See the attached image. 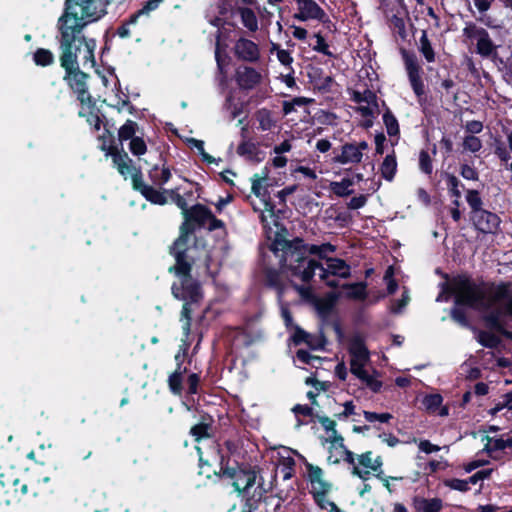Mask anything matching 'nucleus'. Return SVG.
I'll return each mask as SVG.
<instances>
[{
	"instance_id": "1",
	"label": "nucleus",
	"mask_w": 512,
	"mask_h": 512,
	"mask_svg": "<svg viewBox=\"0 0 512 512\" xmlns=\"http://www.w3.org/2000/svg\"><path fill=\"white\" fill-rule=\"evenodd\" d=\"M56 40L59 48V62L64 69L63 80L77 95L81 104H90L92 97L88 91L89 74L80 69L78 57L82 55L83 66H96L94 38L86 37L85 33L57 30Z\"/></svg>"
},
{
	"instance_id": "2",
	"label": "nucleus",
	"mask_w": 512,
	"mask_h": 512,
	"mask_svg": "<svg viewBox=\"0 0 512 512\" xmlns=\"http://www.w3.org/2000/svg\"><path fill=\"white\" fill-rule=\"evenodd\" d=\"M282 258L281 265L287 269L292 276L299 278L304 283H309L321 262L311 259L308 255H315L319 258L320 245L307 244L301 237L291 240L283 239L281 242Z\"/></svg>"
},
{
	"instance_id": "3",
	"label": "nucleus",
	"mask_w": 512,
	"mask_h": 512,
	"mask_svg": "<svg viewBox=\"0 0 512 512\" xmlns=\"http://www.w3.org/2000/svg\"><path fill=\"white\" fill-rule=\"evenodd\" d=\"M206 228L212 232L218 229H224L225 223L218 219L204 204L192 205L186 213H183V222L179 227V236L169 247V252L183 251L189 253L191 247L189 245L190 237L197 229Z\"/></svg>"
},
{
	"instance_id": "4",
	"label": "nucleus",
	"mask_w": 512,
	"mask_h": 512,
	"mask_svg": "<svg viewBox=\"0 0 512 512\" xmlns=\"http://www.w3.org/2000/svg\"><path fill=\"white\" fill-rule=\"evenodd\" d=\"M102 3L103 0H65L56 29L84 33L89 24L107 14V10L101 8Z\"/></svg>"
},
{
	"instance_id": "5",
	"label": "nucleus",
	"mask_w": 512,
	"mask_h": 512,
	"mask_svg": "<svg viewBox=\"0 0 512 512\" xmlns=\"http://www.w3.org/2000/svg\"><path fill=\"white\" fill-rule=\"evenodd\" d=\"M101 149L112 157L113 164L120 175L124 178H126L127 175L131 176L133 189L140 192L147 201L160 206L167 204L168 199L165 195V189L157 190L153 186L145 184L141 169L133 164L127 152L123 149L119 150L115 145L106 147V145L103 144Z\"/></svg>"
},
{
	"instance_id": "6",
	"label": "nucleus",
	"mask_w": 512,
	"mask_h": 512,
	"mask_svg": "<svg viewBox=\"0 0 512 512\" xmlns=\"http://www.w3.org/2000/svg\"><path fill=\"white\" fill-rule=\"evenodd\" d=\"M486 286L483 280L477 283L468 274H458L446 284L445 292L454 297L456 306L473 310L489 309L491 303L488 300Z\"/></svg>"
},
{
	"instance_id": "7",
	"label": "nucleus",
	"mask_w": 512,
	"mask_h": 512,
	"mask_svg": "<svg viewBox=\"0 0 512 512\" xmlns=\"http://www.w3.org/2000/svg\"><path fill=\"white\" fill-rule=\"evenodd\" d=\"M175 258V265L169 267V273H174L180 281L174 282L171 287L173 296L184 302L200 303L203 299L201 283L192 277L191 271L195 259L183 251L169 252Z\"/></svg>"
},
{
	"instance_id": "8",
	"label": "nucleus",
	"mask_w": 512,
	"mask_h": 512,
	"mask_svg": "<svg viewBox=\"0 0 512 512\" xmlns=\"http://www.w3.org/2000/svg\"><path fill=\"white\" fill-rule=\"evenodd\" d=\"M219 471L214 470L213 474L220 480H227V485L233 488L238 495L247 492L252 488L260 472L258 466L246 462L231 461L230 455L219 452Z\"/></svg>"
},
{
	"instance_id": "9",
	"label": "nucleus",
	"mask_w": 512,
	"mask_h": 512,
	"mask_svg": "<svg viewBox=\"0 0 512 512\" xmlns=\"http://www.w3.org/2000/svg\"><path fill=\"white\" fill-rule=\"evenodd\" d=\"M305 468L307 471V480L312 486L310 494L315 504L320 509H327V507H329L330 512H344L335 502L326 499L333 489V484L324 479L323 469L309 462H305Z\"/></svg>"
},
{
	"instance_id": "10",
	"label": "nucleus",
	"mask_w": 512,
	"mask_h": 512,
	"mask_svg": "<svg viewBox=\"0 0 512 512\" xmlns=\"http://www.w3.org/2000/svg\"><path fill=\"white\" fill-rule=\"evenodd\" d=\"M399 53L404 63L405 71L410 83V86L417 97L418 102L421 104L426 100L425 84L423 80V68L415 52L407 50L404 47L399 49Z\"/></svg>"
},
{
	"instance_id": "11",
	"label": "nucleus",
	"mask_w": 512,
	"mask_h": 512,
	"mask_svg": "<svg viewBox=\"0 0 512 512\" xmlns=\"http://www.w3.org/2000/svg\"><path fill=\"white\" fill-rule=\"evenodd\" d=\"M463 36L470 40H476L475 52L482 58L487 59L498 49L489 32L485 28L477 26L474 22L466 23L463 28Z\"/></svg>"
},
{
	"instance_id": "12",
	"label": "nucleus",
	"mask_w": 512,
	"mask_h": 512,
	"mask_svg": "<svg viewBox=\"0 0 512 512\" xmlns=\"http://www.w3.org/2000/svg\"><path fill=\"white\" fill-rule=\"evenodd\" d=\"M297 4L298 12L294 18L299 21L310 19L318 20L323 24H331V20L326 12L314 0H294Z\"/></svg>"
},
{
	"instance_id": "13",
	"label": "nucleus",
	"mask_w": 512,
	"mask_h": 512,
	"mask_svg": "<svg viewBox=\"0 0 512 512\" xmlns=\"http://www.w3.org/2000/svg\"><path fill=\"white\" fill-rule=\"evenodd\" d=\"M233 53L238 60L247 63H257L261 58L259 45L246 37L235 41Z\"/></svg>"
},
{
	"instance_id": "14",
	"label": "nucleus",
	"mask_w": 512,
	"mask_h": 512,
	"mask_svg": "<svg viewBox=\"0 0 512 512\" xmlns=\"http://www.w3.org/2000/svg\"><path fill=\"white\" fill-rule=\"evenodd\" d=\"M471 220L475 229L483 234H496L501 223V219L496 213L486 209L471 215Z\"/></svg>"
},
{
	"instance_id": "15",
	"label": "nucleus",
	"mask_w": 512,
	"mask_h": 512,
	"mask_svg": "<svg viewBox=\"0 0 512 512\" xmlns=\"http://www.w3.org/2000/svg\"><path fill=\"white\" fill-rule=\"evenodd\" d=\"M327 267L325 268L321 263V267L317 269L320 270L319 277L320 279H326L330 276H337L343 279H347L351 276V267L350 265L343 259L333 257L327 259Z\"/></svg>"
},
{
	"instance_id": "16",
	"label": "nucleus",
	"mask_w": 512,
	"mask_h": 512,
	"mask_svg": "<svg viewBox=\"0 0 512 512\" xmlns=\"http://www.w3.org/2000/svg\"><path fill=\"white\" fill-rule=\"evenodd\" d=\"M261 79V73L251 66H239L235 71V81L241 90L254 89Z\"/></svg>"
},
{
	"instance_id": "17",
	"label": "nucleus",
	"mask_w": 512,
	"mask_h": 512,
	"mask_svg": "<svg viewBox=\"0 0 512 512\" xmlns=\"http://www.w3.org/2000/svg\"><path fill=\"white\" fill-rule=\"evenodd\" d=\"M363 153L356 147V143H345L341 146V153L333 157V162L342 165L358 164L362 161Z\"/></svg>"
},
{
	"instance_id": "18",
	"label": "nucleus",
	"mask_w": 512,
	"mask_h": 512,
	"mask_svg": "<svg viewBox=\"0 0 512 512\" xmlns=\"http://www.w3.org/2000/svg\"><path fill=\"white\" fill-rule=\"evenodd\" d=\"M411 505L414 512H441L443 509V500L438 497L426 498L415 495L411 499Z\"/></svg>"
},
{
	"instance_id": "19",
	"label": "nucleus",
	"mask_w": 512,
	"mask_h": 512,
	"mask_svg": "<svg viewBox=\"0 0 512 512\" xmlns=\"http://www.w3.org/2000/svg\"><path fill=\"white\" fill-rule=\"evenodd\" d=\"M236 152L239 156L254 164L264 161L266 157L265 152L259 149L258 144L251 141H242Z\"/></svg>"
},
{
	"instance_id": "20",
	"label": "nucleus",
	"mask_w": 512,
	"mask_h": 512,
	"mask_svg": "<svg viewBox=\"0 0 512 512\" xmlns=\"http://www.w3.org/2000/svg\"><path fill=\"white\" fill-rule=\"evenodd\" d=\"M213 422L214 420L210 415H201L200 422L191 427L189 432L190 435L196 442H200L202 439L210 438Z\"/></svg>"
},
{
	"instance_id": "21",
	"label": "nucleus",
	"mask_w": 512,
	"mask_h": 512,
	"mask_svg": "<svg viewBox=\"0 0 512 512\" xmlns=\"http://www.w3.org/2000/svg\"><path fill=\"white\" fill-rule=\"evenodd\" d=\"M209 22L212 26H214L218 29L215 34V60H216L217 67H218L220 73L225 74L224 63H223V59H222V55H221V39H222L221 29L226 24V21L223 18L216 16L213 19H211Z\"/></svg>"
},
{
	"instance_id": "22",
	"label": "nucleus",
	"mask_w": 512,
	"mask_h": 512,
	"mask_svg": "<svg viewBox=\"0 0 512 512\" xmlns=\"http://www.w3.org/2000/svg\"><path fill=\"white\" fill-rule=\"evenodd\" d=\"M338 300V294L331 292L315 303V308L322 320H326L334 311Z\"/></svg>"
},
{
	"instance_id": "23",
	"label": "nucleus",
	"mask_w": 512,
	"mask_h": 512,
	"mask_svg": "<svg viewBox=\"0 0 512 512\" xmlns=\"http://www.w3.org/2000/svg\"><path fill=\"white\" fill-rule=\"evenodd\" d=\"M235 13L239 15L242 25L251 33L258 31V18L256 13L249 7L237 6Z\"/></svg>"
},
{
	"instance_id": "24",
	"label": "nucleus",
	"mask_w": 512,
	"mask_h": 512,
	"mask_svg": "<svg viewBox=\"0 0 512 512\" xmlns=\"http://www.w3.org/2000/svg\"><path fill=\"white\" fill-rule=\"evenodd\" d=\"M485 322L489 329L496 331L506 339L512 341V332L507 330L501 321V312L499 310L492 311L485 316Z\"/></svg>"
},
{
	"instance_id": "25",
	"label": "nucleus",
	"mask_w": 512,
	"mask_h": 512,
	"mask_svg": "<svg viewBox=\"0 0 512 512\" xmlns=\"http://www.w3.org/2000/svg\"><path fill=\"white\" fill-rule=\"evenodd\" d=\"M264 274L266 287L275 290L279 297H281L285 291V284L280 271L274 268H267Z\"/></svg>"
},
{
	"instance_id": "26",
	"label": "nucleus",
	"mask_w": 512,
	"mask_h": 512,
	"mask_svg": "<svg viewBox=\"0 0 512 512\" xmlns=\"http://www.w3.org/2000/svg\"><path fill=\"white\" fill-rule=\"evenodd\" d=\"M380 172L382 177L391 182L397 173V158L395 150L385 156L380 166Z\"/></svg>"
},
{
	"instance_id": "27",
	"label": "nucleus",
	"mask_w": 512,
	"mask_h": 512,
	"mask_svg": "<svg viewBox=\"0 0 512 512\" xmlns=\"http://www.w3.org/2000/svg\"><path fill=\"white\" fill-rule=\"evenodd\" d=\"M418 51L427 63H433L436 61V52L428 38L426 30H422L418 44Z\"/></svg>"
},
{
	"instance_id": "28",
	"label": "nucleus",
	"mask_w": 512,
	"mask_h": 512,
	"mask_svg": "<svg viewBox=\"0 0 512 512\" xmlns=\"http://www.w3.org/2000/svg\"><path fill=\"white\" fill-rule=\"evenodd\" d=\"M148 175L153 184L159 186L160 188L172 177L170 167L166 166L165 164L162 165L161 170H159L158 165H155L149 170Z\"/></svg>"
},
{
	"instance_id": "29",
	"label": "nucleus",
	"mask_w": 512,
	"mask_h": 512,
	"mask_svg": "<svg viewBox=\"0 0 512 512\" xmlns=\"http://www.w3.org/2000/svg\"><path fill=\"white\" fill-rule=\"evenodd\" d=\"M256 120L259 123V129L262 131H269L276 125V120L273 117V112L267 108H261L255 113Z\"/></svg>"
},
{
	"instance_id": "30",
	"label": "nucleus",
	"mask_w": 512,
	"mask_h": 512,
	"mask_svg": "<svg viewBox=\"0 0 512 512\" xmlns=\"http://www.w3.org/2000/svg\"><path fill=\"white\" fill-rule=\"evenodd\" d=\"M442 177L446 182L449 195L453 198H461L460 188H464L463 183L454 174L449 172H443Z\"/></svg>"
},
{
	"instance_id": "31",
	"label": "nucleus",
	"mask_w": 512,
	"mask_h": 512,
	"mask_svg": "<svg viewBox=\"0 0 512 512\" xmlns=\"http://www.w3.org/2000/svg\"><path fill=\"white\" fill-rule=\"evenodd\" d=\"M344 289H348L347 298L354 300H365L367 298V283L357 282L351 284H345Z\"/></svg>"
},
{
	"instance_id": "32",
	"label": "nucleus",
	"mask_w": 512,
	"mask_h": 512,
	"mask_svg": "<svg viewBox=\"0 0 512 512\" xmlns=\"http://www.w3.org/2000/svg\"><path fill=\"white\" fill-rule=\"evenodd\" d=\"M163 0H148L145 2V4L143 5V7L139 10H137L136 12H134L133 14H131L127 19H125V21L129 24V25H135L139 18L143 15H148L149 12L155 10L158 8L159 4L162 2Z\"/></svg>"
},
{
	"instance_id": "33",
	"label": "nucleus",
	"mask_w": 512,
	"mask_h": 512,
	"mask_svg": "<svg viewBox=\"0 0 512 512\" xmlns=\"http://www.w3.org/2000/svg\"><path fill=\"white\" fill-rule=\"evenodd\" d=\"M511 283L510 282H501L495 286L494 293L491 297H488L491 305L495 302H499L502 300H508V302L512 298L511 294Z\"/></svg>"
},
{
	"instance_id": "34",
	"label": "nucleus",
	"mask_w": 512,
	"mask_h": 512,
	"mask_svg": "<svg viewBox=\"0 0 512 512\" xmlns=\"http://www.w3.org/2000/svg\"><path fill=\"white\" fill-rule=\"evenodd\" d=\"M383 123L386 127L387 134L390 137L399 136L400 135V127L399 122L393 112L390 110V108H386L385 112L383 113Z\"/></svg>"
},
{
	"instance_id": "35",
	"label": "nucleus",
	"mask_w": 512,
	"mask_h": 512,
	"mask_svg": "<svg viewBox=\"0 0 512 512\" xmlns=\"http://www.w3.org/2000/svg\"><path fill=\"white\" fill-rule=\"evenodd\" d=\"M0 480H1V489L4 490V493L7 496L10 494V492L14 488V486H18L20 484V478L17 475H15L11 471H5L2 467H1Z\"/></svg>"
},
{
	"instance_id": "36",
	"label": "nucleus",
	"mask_w": 512,
	"mask_h": 512,
	"mask_svg": "<svg viewBox=\"0 0 512 512\" xmlns=\"http://www.w3.org/2000/svg\"><path fill=\"white\" fill-rule=\"evenodd\" d=\"M33 61L37 66L47 67L55 62V56L49 49L37 48L33 53Z\"/></svg>"
},
{
	"instance_id": "37",
	"label": "nucleus",
	"mask_w": 512,
	"mask_h": 512,
	"mask_svg": "<svg viewBox=\"0 0 512 512\" xmlns=\"http://www.w3.org/2000/svg\"><path fill=\"white\" fill-rule=\"evenodd\" d=\"M488 443L484 447V451L487 452L490 456L495 451H502L506 448H512V437L507 439L496 438L493 439L491 437H487Z\"/></svg>"
},
{
	"instance_id": "38",
	"label": "nucleus",
	"mask_w": 512,
	"mask_h": 512,
	"mask_svg": "<svg viewBox=\"0 0 512 512\" xmlns=\"http://www.w3.org/2000/svg\"><path fill=\"white\" fill-rule=\"evenodd\" d=\"M354 185V181L351 178H343L339 182H331V191L338 197H347L353 193L352 189H349Z\"/></svg>"
},
{
	"instance_id": "39",
	"label": "nucleus",
	"mask_w": 512,
	"mask_h": 512,
	"mask_svg": "<svg viewBox=\"0 0 512 512\" xmlns=\"http://www.w3.org/2000/svg\"><path fill=\"white\" fill-rule=\"evenodd\" d=\"M466 201L471 208V215H475L484 209L482 208L483 201L478 190L468 189L466 192Z\"/></svg>"
},
{
	"instance_id": "40",
	"label": "nucleus",
	"mask_w": 512,
	"mask_h": 512,
	"mask_svg": "<svg viewBox=\"0 0 512 512\" xmlns=\"http://www.w3.org/2000/svg\"><path fill=\"white\" fill-rule=\"evenodd\" d=\"M198 303L192 302H184L181 310V321H183V334L188 337L191 330V322H192V305H197Z\"/></svg>"
},
{
	"instance_id": "41",
	"label": "nucleus",
	"mask_w": 512,
	"mask_h": 512,
	"mask_svg": "<svg viewBox=\"0 0 512 512\" xmlns=\"http://www.w3.org/2000/svg\"><path fill=\"white\" fill-rule=\"evenodd\" d=\"M138 125L133 120L128 119L118 130V139L122 143L123 141L134 138L135 132Z\"/></svg>"
},
{
	"instance_id": "42",
	"label": "nucleus",
	"mask_w": 512,
	"mask_h": 512,
	"mask_svg": "<svg viewBox=\"0 0 512 512\" xmlns=\"http://www.w3.org/2000/svg\"><path fill=\"white\" fill-rule=\"evenodd\" d=\"M316 73L318 74V77L315 78L313 82L317 90L321 93L330 92L331 86L334 82L333 77L330 75L323 76V72L321 69H317Z\"/></svg>"
},
{
	"instance_id": "43",
	"label": "nucleus",
	"mask_w": 512,
	"mask_h": 512,
	"mask_svg": "<svg viewBox=\"0 0 512 512\" xmlns=\"http://www.w3.org/2000/svg\"><path fill=\"white\" fill-rule=\"evenodd\" d=\"M183 382L184 376L179 375V373H171L167 380L170 392L174 395L181 396L184 390Z\"/></svg>"
},
{
	"instance_id": "44",
	"label": "nucleus",
	"mask_w": 512,
	"mask_h": 512,
	"mask_svg": "<svg viewBox=\"0 0 512 512\" xmlns=\"http://www.w3.org/2000/svg\"><path fill=\"white\" fill-rule=\"evenodd\" d=\"M352 100L358 104L366 102L367 104L378 106L376 94L368 88L364 92L354 91Z\"/></svg>"
},
{
	"instance_id": "45",
	"label": "nucleus",
	"mask_w": 512,
	"mask_h": 512,
	"mask_svg": "<svg viewBox=\"0 0 512 512\" xmlns=\"http://www.w3.org/2000/svg\"><path fill=\"white\" fill-rule=\"evenodd\" d=\"M478 342L486 348L495 349L499 346L501 340L491 332L481 331L478 335Z\"/></svg>"
},
{
	"instance_id": "46",
	"label": "nucleus",
	"mask_w": 512,
	"mask_h": 512,
	"mask_svg": "<svg viewBox=\"0 0 512 512\" xmlns=\"http://www.w3.org/2000/svg\"><path fill=\"white\" fill-rule=\"evenodd\" d=\"M419 169L422 173L428 176L433 173V159L428 150L422 149L419 152Z\"/></svg>"
},
{
	"instance_id": "47",
	"label": "nucleus",
	"mask_w": 512,
	"mask_h": 512,
	"mask_svg": "<svg viewBox=\"0 0 512 512\" xmlns=\"http://www.w3.org/2000/svg\"><path fill=\"white\" fill-rule=\"evenodd\" d=\"M348 352L352 354H364L369 352L364 339L360 335H355L351 338L348 346Z\"/></svg>"
},
{
	"instance_id": "48",
	"label": "nucleus",
	"mask_w": 512,
	"mask_h": 512,
	"mask_svg": "<svg viewBox=\"0 0 512 512\" xmlns=\"http://www.w3.org/2000/svg\"><path fill=\"white\" fill-rule=\"evenodd\" d=\"M443 397L440 394H428L423 399V405L430 413H435L442 405Z\"/></svg>"
},
{
	"instance_id": "49",
	"label": "nucleus",
	"mask_w": 512,
	"mask_h": 512,
	"mask_svg": "<svg viewBox=\"0 0 512 512\" xmlns=\"http://www.w3.org/2000/svg\"><path fill=\"white\" fill-rule=\"evenodd\" d=\"M28 491V484L20 480V484L14 486L5 501L8 504L12 501H20L23 497L28 495Z\"/></svg>"
},
{
	"instance_id": "50",
	"label": "nucleus",
	"mask_w": 512,
	"mask_h": 512,
	"mask_svg": "<svg viewBox=\"0 0 512 512\" xmlns=\"http://www.w3.org/2000/svg\"><path fill=\"white\" fill-rule=\"evenodd\" d=\"M313 37L316 39V44L312 47L314 51L328 57H335V55L330 51L329 45L327 44L321 32L315 33Z\"/></svg>"
},
{
	"instance_id": "51",
	"label": "nucleus",
	"mask_w": 512,
	"mask_h": 512,
	"mask_svg": "<svg viewBox=\"0 0 512 512\" xmlns=\"http://www.w3.org/2000/svg\"><path fill=\"white\" fill-rule=\"evenodd\" d=\"M463 149L472 153L480 151L482 142L479 137L475 135H466L462 142Z\"/></svg>"
},
{
	"instance_id": "52",
	"label": "nucleus",
	"mask_w": 512,
	"mask_h": 512,
	"mask_svg": "<svg viewBox=\"0 0 512 512\" xmlns=\"http://www.w3.org/2000/svg\"><path fill=\"white\" fill-rule=\"evenodd\" d=\"M296 462L292 457H285L281 460V472L283 473V479L289 480L295 474Z\"/></svg>"
},
{
	"instance_id": "53",
	"label": "nucleus",
	"mask_w": 512,
	"mask_h": 512,
	"mask_svg": "<svg viewBox=\"0 0 512 512\" xmlns=\"http://www.w3.org/2000/svg\"><path fill=\"white\" fill-rule=\"evenodd\" d=\"M443 484L446 487H449L450 489L457 490L460 492H467L470 490L469 487V480L465 479H458V478H451V479H445L443 480Z\"/></svg>"
},
{
	"instance_id": "54",
	"label": "nucleus",
	"mask_w": 512,
	"mask_h": 512,
	"mask_svg": "<svg viewBox=\"0 0 512 512\" xmlns=\"http://www.w3.org/2000/svg\"><path fill=\"white\" fill-rule=\"evenodd\" d=\"M129 149L131 153L135 156H141L144 155L147 151V145L143 138L141 137H134L131 139L129 144Z\"/></svg>"
},
{
	"instance_id": "55",
	"label": "nucleus",
	"mask_w": 512,
	"mask_h": 512,
	"mask_svg": "<svg viewBox=\"0 0 512 512\" xmlns=\"http://www.w3.org/2000/svg\"><path fill=\"white\" fill-rule=\"evenodd\" d=\"M440 149L444 159L449 158L454 149H453V141L449 135L444 134L439 142Z\"/></svg>"
},
{
	"instance_id": "56",
	"label": "nucleus",
	"mask_w": 512,
	"mask_h": 512,
	"mask_svg": "<svg viewBox=\"0 0 512 512\" xmlns=\"http://www.w3.org/2000/svg\"><path fill=\"white\" fill-rule=\"evenodd\" d=\"M460 175L466 180L477 181L479 179L477 169L466 163L460 165Z\"/></svg>"
},
{
	"instance_id": "57",
	"label": "nucleus",
	"mask_w": 512,
	"mask_h": 512,
	"mask_svg": "<svg viewBox=\"0 0 512 512\" xmlns=\"http://www.w3.org/2000/svg\"><path fill=\"white\" fill-rule=\"evenodd\" d=\"M315 419L322 425L324 430L330 434H336V421L328 416L315 415Z\"/></svg>"
},
{
	"instance_id": "58",
	"label": "nucleus",
	"mask_w": 512,
	"mask_h": 512,
	"mask_svg": "<svg viewBox=\"0 0 512 512\" xmlns=\"http://www.w3.org/2000/svg\"><path fill=\"white\" fill-rule=\"evenodd\" d=\"M393 273V267L389 266L384 275V279L387 282V292L389 295L394 294L398 289V283L396 279L393 277Z\"/></svg>"
},
{
	"instance_id": "59",
	"label": "nucleus",
	"mask_w": 512,
	"mask_h": 512,
	"mask_svg": "<svg viewBox=\"0 0 512 512\" xmlns=\"http://www.w3.org/2000/svg\"><path fill=\"white\" fill-rule=\"evenodd\" d=\"M312 335L306 332L299 326L295 327L294 333L292 335V341L295 345L305 344L307 339H311Z\"/></svg>"
},
{
	"instance_id": "60",
	"label": "nucleus",
	"mask_w": 512,
	"mask_h": 512,
	"mask_svg": "<svg viewBox=\"0 0 512 512\" xmlns=\"http://www.w3.org/2000/svg\"><path fill=\"white\" fill-rule=\"evenodd\" d=\"M200 383V376L197 373H191L187 377V394L195 395L198 393V387Z\"/></svg>"
},
{
	"instance_id": "61",
	"label": "nucleus",
	"mask_w": 512,
	"mask_h": 512,
	"mask_svg": "<svg viewBox=\"0 0 512 512\" xmlns=\"http://www.w3.org/2000/svg\"><path fill=\"white\" fill-rule=\"evenodd\" d=\"M450 315L454 321H456L462 325L468 324V317H467V314H466L465 310L463 309V307L456 306V307L452 308Z\"/></svg>"
},
{
	"instance_id": "62",
	"label": "nucleus",
	"mask_w": 512,
	"mask_h": 512,
	"mask_svg": "<svg viewBox=\"0 0 512 512\" xmlns=\"http://www.w3.org/2000/svg\"><path fill=\"white\" fill-rule=\"evenodd\" d=\"M251 180H252L251 190H252V193L256 197L261 198L268 194L267 190L265 188H263V186H262L263 181L260 180L257 175H253Z\"/></svg>"
},
{
	"instance_id": "63",
	"label": "nucleus",
	"mask_w": 512,
	"mask_h": 512,
	"mask_svg": "<svg viewBox=\"0 0 512 512\" xmlns=\"http://www.w3.org/2000/svg\"><path fill=\"white\" fill-rule=\"evenodd\" d=\"M305 344L312 350H320L324 348V345L326 344V338L323 334L319 336L312 335V338L307 339Z\"/></svg>"
},
{
	"instance_id": "64",
	"label": "nucleus",
	"mask_w": 512,
	"mask_h": 512,
	"mask_svg": "<svg viewBox=\"0 0 512 512\" xmlns=\"http://www.w3.org/2000/svg\"><path fill=\"white\" fill-rule=\"evenodd\" d=\"M365 384L367 388H369L372 392L378 393L381 391V388L383 386L382 381L376 379L374 376L370 375L367 376L366 379L362 382Z\"/></svg>"
}]
</instances>
